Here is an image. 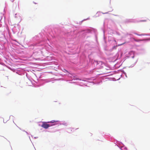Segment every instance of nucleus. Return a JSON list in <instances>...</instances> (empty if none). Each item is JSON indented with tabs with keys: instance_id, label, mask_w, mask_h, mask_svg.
Here are the masks:
<instances>
[{
	"instance_id": "3",
	"label": "nucleus",
	"mask_w": 150,
	"mask_h": 150,
	"mask_svg": "<svg viewBox=\"0 0 150 150\" xmlns=\"http://www.w3.org/2000/svg\"><path fill=\"white\" fill-rule=\"evenodd\" d=\"M13 6H15V8H16L17 7H18V3H16L15 4H13Z\"/></svg>"
},
{
	"instance_id": "1",
	"label": "nucleus",
	"mask_w": 150,
	"mask_h": 150,
	"mask_svg": "<svg viewBox=\"0 0 150 150\" xmlns=\"http://www.w3.org/2000/svg\"><path fill=\"white\" fill-rule=\"evenodd\" d=\"M50 126L45 122H43L41 127L45 129L48 128Z\"/></svg>"
},
{
	"instance_id": "8",
	"label": "nucleus",
	"mask_w": 150,
	"mask_h": 150,
	"mask_svg": "<svg viewBox=\"0 0 150 150\" xmlns=\"http://www.w3.org/2000/svg\"><path fill=\"white\" fill-rule=\"evenodd\" d=\"M117 47V46H114L113 47V48H114L115 49L116 48V47Z\"/></svg>"
},
{
	"instance_id": "7",
	"label": "nucleus",
	"mask_w": 150,
	"mask_h": 150,
	"mask_svg": "<svg viewBox=\"0 0 150 150\" xmlns=\"http://www.w3.org/2000/svg\"><path fill=\"white\" fill-rule=\"evenodd\" d=\"M144 35V34H142L140 35H138L139 36H142V35Z\"/></svg>"
},
{
	"instance_id": "2",
	"label": "nucleus",
	"mask_w": 150,
	"mask_h": 150,
	"mask_svg": "<svg viewBox=\"0 0 150 150\" xmlns=\"http://www.w3.org/2000/svg\"><path fill=\"white\" fill-rule=\"evenodd\" d=\"M58 122V121L56 120H52L50 122H47L48 123H53L54 122Z\"/></svg>"
},
{
	"instance_id": "6",
	"label": "nucleus",
	"mask_w": 150,
	"mask_h": 150,
	"mask_svg": "<svg viewBox=\"0 0 150 150\" xmlns=\"http://www.w3.org/2000/svg\"><path fill=\"white\" fill-rule=\"evenodd\" d=\"M125 44V43H123L122 44L118 45V46H120L121 45H122L123 44Z\"/></svg>"
},
{
	"instance_id": "4",
	"label": "nucleus",
	"mask_w": 150,
	"mask_h": 150,
	"mask_svg": "<svg viewBox=\"0 0 150 150\" xmlns=\"http://www.w3.org/2000/svg\"><path fill=\"white\" fill-rule=\"evenodd\" d=\"M132 38L135 41H136L137 42H139V41L142 40H136L134 38Z\"/></svg>"
},
{
	"instance_id": "5",
	"label": "nucleus",
	"mask_w": 150,
	"mask_h": 150,
	"mask_svg": "<svg viewBox=\"0 0 150 150\" xmlns=\"http://www.w3.org/2000/svg\"><path fill=\"white\" fill-rule=\"evenodd\" d=\"M96 62L98 64H102V62Z\"/></svg>"
}]
</instances>
